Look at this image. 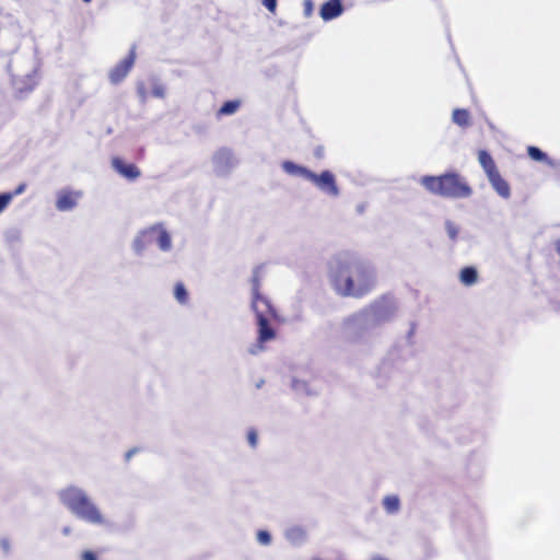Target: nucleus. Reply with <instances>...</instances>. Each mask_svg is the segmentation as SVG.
Returning <instances> with one entry per match:
<instances>
[{"label":"nucleus","mask_w":560,"mask_h":560,"mask_svg":"<svg viewBox=\"0 0 560 560\" xmlns=\"http://www.w3.org/2000/svg\"><path fill=\"white\" fill-rule=\"evenodd\" d=\"M383 505H384V509L388 513L393 514V513H396L399 510L400 502H399L398 497H396V495H387L383 500Z\"/></svg>","instance_id":"20"},{"label":"nucleus","mask_w":560,"mask_h":560,"mask_svg":"<svg viewBox=\"0 0 560 560\" xmlns=\"http://www.w3.org/2000/svg\"><path fill=\"white\" fill-rule=\"evenodd\" d=\"M459 280L464 285H472L478 281V272L475 267H464L459 272Z\"/></svg>","instance_id":"17"},{"label":"nucleus","mask_w":560,"mask_h":560,"mask_svg":"<svg viewBox=\"0 0 560 560\" xmlns=\"http://www.w3.org/2000/svg\"><path fill=\"white\" fill-rule=\"evenodd\" d=\"M331 272V284L341 296L362 298L375 285L373 268L352 254L345 253L336 257Z\"/></svg>","instance_id":"1"},{"label":"nucleus","mask_w":560,"mask_h":560,"mask_svg":"<svg viewBox=\"0 0 560 560\" xmlns=\"http://www.w3.org/2000/svg\"><path fill=\"white\" fill-rule=\"evenodd\" d=\"M81 560H98L95 552L91 550H85L81 555Z\"/></svg>","instance_id":"27"},{"label":"nucleus","mask_w":560,"mask_h":560,"mask_svg":"<svg viewBox=\"0 0 560 560\" xmlns=\"http://www.w3.org/2000/svg\"><path fill=\"white\" fill-rule=\"evenodd\" d=\"M60 499L80 518L93 524L103 523L102 514L97 508L80 489L67 488L60 492Z\"/></svg>","instance_id":"3"},{"label":"nucleus","mask_w":560,"mask_h":560,"mask_svg":"<svg viewBox=\"0 0 560 560\" xmlns=\"http://www.w3.org/2000/svg\"><path fill=\"white\" fill-rule=\"evenodd\" d=\"M264 5L271 12H276L277 0H262Z\"/></svg>","instance_id":"28"},{"label":"nucleus","mask_w":560,"mask_h":560,"mask_svg":"<svg viewBox=\"0 0 560 560\" xmlns=\"http://www.w3.org/2000/svg\"><path fill=\"white\" fill-rule=\"evenodd\" d=\"M136 59V54L131 50L127 57L118 62L109 72V80L114 84L120 83L132 69Z\"/></svg>","instance_id":"5"},{"label":"nucleus","mask_w":560,"mask_h":560,"mask_svg":"<svg viewBox=\"0 0 560 560\" xmlns=\"http://www.w3.org/2000/svg\"><path fill=\"white\" fill-rule=\"evenodd\" d=\"M25 188H26V184L23 183V184L19 185L16 187V189L12 192L13 197L22 194L25 190Z\"/></svg>","instance_id":"30"},{"label":"nucleus","mask_w":560,"mask_h":560,"mask_svg":"<svg viewBox=\"0 0 560 560\" xmlns=\"http://www.w3.org/2000/svg\"><path fill=\"white\" fill-rule=\"evenodd\" d=\"M489 182L493 189L500 195L502 198L508 199L511 196V189L509 183L500 175V172L490 176Z\"/></svg>","instance_id":"12"},{"label":"nucleus","mask_w":560,"mask_h":560,"mask_svg":"<svg viewBox=\"0 0 560 560\" xmlns=\"http://www.w3.org/2000/svg\"><path fill=\"white\" fill-rule=\"evenodd\" d=\"M13 198V194H0V212H2Z\"/></svg>","instance_id":"23"},{"label":"nucleus","mask_w":560,"mask_h":560,"mask_svg":"<svg viewBox=\"0 0 560 560\" xmlns=\"http://www.w3.org/2000/svg\"><path fill=\"white\" fill-rule=\"evenodd\" d=\"M447 234L452 240H456L458 235V229L451 222L446 224Z\"/></svg>","instance_id":"25"},{"label":"nucleus","mask_w":560,"mask_h":560,"mask_svg":"<svg viewBox=\"0 0 560 560\" xmlns=\"http://www.w3.org/2000/svg\"><path fill=\"white\" fill-rule=\"evenodd\" d=\"M420 183L431 194L445 198H467L472 192L470 186L457 173H446L440 176H423Z\"/></svg>","instance_id":"2"},{"label":"nucleus","mask_w":560,"mask_h":560,"mask_svg":"<svg viewBox=\"0 0 560 560\" xmlns=\"http://www.w3.org/2000/svg\"><path fill=\"white\" fill-rule=\"evenodd\" d=\"M252 307L255 315H277L276 308L270 300L258 292L255 293Z\"/></svg>","instance_id":"7"},{"label":"nucleus","mask_w":560,"mask_h":560,"mask_svg":"<svg viewBox=\"0 0 560 560\" xmlns=\"http://www.w3.org/2000/svg\"><path fill=\"white\" fill-rule=\"evenodd\" d=\"M79 192H72L69 190H61L58 194V198L56 201V207L59 211H68L75 207L77 200L79 198Z\"/></svg>","instance_id":"10"},{"label":"nucleus","mask_w":560,"mask_h":560,"mask_svg":"<svg viewBox=\"0 0 560 560\" xmlns=\"http://www.w3.org/2000/svg\"><path fill=\"white\" fill-rule=\"evenodd\" d=\"M241 106L240 101H228L225 102L220 109L218 110L219 116L232 115L234 114Z\"/></svg>","instance_id":"19"},{"label":"nucleus","mask_w":560,"mask_h":560,"mask_svg":"<svg viewBox=\"0 0 560 560\" xmlns=\"http://www.w3.org/2000/svg\"><path fill=\"white\" fill-rule=\"evenodd\" d=\"M112 166L121 176L129 180H135L140 176V170L132 163H125L120 158H113Z\"/></svg>","instance_id":"6"},{"label":"nucleus","mask_w":560,"mask_h":560,"mask_svg":"<svg viewBox=\"0 0 560 560\" xmlns=\"http://www.w3.org/2000/svg\"><path fill=\"white\" fill-rule=\"evenodd\" d=\"M372 310L374 315H392L396 311V303L392 295H383L376 300Z\"/></svg>","instance_id":"8"},{"label":"nucleus","mask_w":560,"mask_h":560,"mask_svg":"<svg viewBox=\"0 0 560 560\" xmlns=\"http://www.w3.org/2000/svg\"><path fill=\"white\" fill-rule=\"evenodd\" d=\"M247 440L252 447H256L257 445V432L254 429H250L247 433Z\"/></svg>","instance_id":"26"},{"label":"nucleus","mask_w":560,"mask_h":560,"mask_svg":"<svg viewBox=\"0 0 560 560\" xmlns=\"http://www.w3.org/2000/svg\"><path fill=\"white\" fill-rule=\"evenodd\" d=\"M372 560H388V559L383 558V557H375V558H373Z\"/></svg>","instance_id":"32"},{"label":"nucleus","mask_w":560,"mask_h":560,"mask_svg":"<svg viewBox=\"0 0 560 560\" xmlns=\"http://www.w3.org/2000/svg\"><path fill=\"white\" fill-rule=\"evenodd\" d=\"M343 12L340 0H328L320 7V18L324 21H330L338 18Z\"/></svg>","instance_id":"9"},{"label":"nucleus","mask_w":560,"mask_h":560,"mask_svg":"<svg viewBox=\"0 0 560 560\" xmlns=\"http://www.w3.org/2000/svg\"><path fill=\"white\" fill-rule=\"evenodd\" d=\"M135 452H136L135 450L129 451V452L126 454V458H127V459H129L131 456H133Z\"/></svg>","instance_id":"31"},{"label":"nucleus","mask_w":560,"mask_h":560,"mask_svg":"<svg viewBox=\"0 0 560 560\" xmlns=\"http://www.w3.org/2000/svg\"><path fill=\"white\" fill-rule=\"evenodd\" d=\"M258 332L259 349H262V343L272 340L276 337V331L270 326L267 317H258Z\"/></svg>","instance_id":"11"},{"label":"nucleus","mask_w":560,"mask_h":560,"mask_svg":"<svg viewBox=\"0 0 560 560\" xmlns=\"http://www.w3.org/2000/svg\"><path fill=\"white\" fill-rule=\"evenodd\" d=\"M174 295L180 304L188 302V292L182 282H177L174 288Z\"/></svg>","instance_id":"21"},{"label":"nucleus","mask_w":560,"mask_h":560,"mask_svg":"<svg viewBox=\"0 0 560 560\" xmlns=\"http://www.w3.org/2000/svg\"><path fill=\"white\" fill-rule=\"evenodd\" d=\"M282 168L285 173L292 176H302L306 179H308V174L311 173L310 170H307L304 166L298 165L292 161H284L282 162Z\"/></svg>","instance_id":"15"},{"label":"nucleus","mask_w":560,"mask_h":560,"mask_svg":"<svg viewBox=\"0 0 560 560\" xmlns=\"http://www.w3.org/2000/svg\"><path fill=\"white\" fill-rule=\"evenodd\" d=\"M84 2H90L91 0H83Z\"/></svg>","instance_id":"33"},{"label":"nucleus","mask_w":560,"mask_h":560,"mask_svg":"<svg viewBox=\"0 0 560 560\" xmlns=\"http://www.w3.org/2000/svg\"><path fill=\"white\" fill-rule=\"evenodd\" d=\"M452 119L462 128H466L471 124L470 113L465 108H455L452 114Z\"/></svg>","instance_id":"16"},{"label":"nucleus","mask_w":560,"mask_h":560,"mask_svg":"<svg viewBox=\"0 0 560 560\" xmlns=\"http://www.w3.org/2000/svg\"><path fill=\"white\" fill-rule=\"evenodd\" d=\"M304 14L305 16H311L313 12V2L312 0H304Z\"/></svg>","instance_id":"29"},{"label":"nucleus","mask_w":560,"mask_h":560,"mask_svg":"<svg viewBox=\"0 0 560 560\" xmlns=\"http://www.w3.org/2000/svg\"><path fill=\"white\" fill-rule=\"evenodd\" d=\"M148 236H149V233H148V230H145L135 240L133 247L138 253H141L144 249V247L148 243V240H147Z\"/></svg>","instance_id":"22"},{"label":"nucleus","mask_w":560,"mask_h":560,"mask_svg":"<svg viewBox=\"0 0 560 560\" xmlns=\"http://www.w3.org/2000/svg\"><path fill=\"white\" fill-rule=\"evenodd\" d=\"M527 154L528 156L537 162H546L549 165H552V162L549 160L547 154L542 152L539 148L529 145L527 147Z\"/></svg>","instance_id":"18"},{"label":"nucleus","mask_w":560,"mask_h":560,"mask_svg":"<svg viewBox=\"0 0 560 560\" xmlns=\"http://www.w3.org/2000/svg\"><path fill=\"white\" fill-rule=\"evenodd\" d=\"M148 233H149V235L158 233L156 242H158L159 247L162 250L166 252V250L171 249V246H172L171 236H170L168 232L166 230H164L162 226H160V225L151 226L150 229H148Z\"/></svg>","instance_id":"13"},{"label":"nucleus","mask_w":560,"mask_h":560,"mask_svg":"<svg viewBox=\"0 0 560 560\" xmlns=\"http://www.w3.org/2000/svg\"><path fill=\"white\" fill-rule=\"evenodd\" d=\"M308 180L330 196L335 197L339 194L335 175L330 171H324L319 175L311 171L308 174Z\"/></svg>","instance_id":"4"},{"label":"nucleus","mask_w":560,"mask_h":560,"mask_svg":"<svg viewBox=\"0 0 560 560\" xmlns=\"http://www.w3.org/2000/svg\"><path fill=\"white\" fill-rule=\"evenodd\" d=\"M258 541L262 545H268L271 541L270 534L266 530H259L257 534Z\"/></svg>","instance_id":"24"},{"label":"nucleus","mask_w":560,"mask_h":560,"mask_svg":"<svg viewBox=\"0 0 560 560\" xmlns=\"http://www.w3.org/2000/svg\"><path fill=\"white\" fill-rule=\"evenodd\" d=\"M478 161H479L480 165L482 166L485 173L487 174L488 178L499 172L494 160L487 151H485V150L479 151Z\"/></svg>","instance_id":"14"}]
</instances>
